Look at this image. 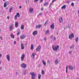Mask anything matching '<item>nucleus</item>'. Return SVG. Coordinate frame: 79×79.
I'll return each mask as SVG.
<instances>
[{"label":"nucleus","mask_w":79,"mask_h":79,"mask_svg":"<svg viewBox=\"0 0 79 79\" xmlns=\"http://www.w3.org/2000/svg\"><path fill=\"white\" fill-rule=\"evenodd\" d=\"M44 70H41V74H42L43 75H44Z\"/></svg>","instance_id":"nucleus-32"},{"label":"nucleus","mask_w":79,"mask_h":79,"mask_svg":"<svg viewBox=\"0 0 79 79\" xmlns=\"http://www.w3.org/2000/svg\"><path fill=\"white\" fill-rule=\"evenodd\" d=\"M15 27H18V22H15Z\"/></svg>","instance_id":"nucleus-15"},{"label":"nucleus","mask_w":79,"mask_h":79,"mask_svg":"<svg viewBox=\"0 0 79 79\" xmlns=\"http://www.w3.org/2000/svg\"><path fill=\"white\" fill-rule=\"evenodd\" d=\"M50 38H51V39H52L53 38V35H52L50 36Z\"/></svg>","instance_id":"nucleus-45"},{"label":"nucleus","mask_w":79,"mask_h":79,"mask_svg":"<svg viewBox=\"0 0 79 79\" xmlns=\"http://www.w3.org/2000/svg\"><path fill=\"white\" fill-rule=\"evenodd\" d=\"M35 52L33 53L31 55V57H32L33 58H34V57H35Z\"/></svg>","instance_id":"nucleus-25"},{"label":"nucleus","mask_w":79,"mask_h":79,"mask_svg":"<svg viewBox=\"0 0 79 79\" xmlns=\"http://www.w3.org/2000/svg\"><path fill=\"white\" fill-rule=\"evenodd\" d=\"M20 32L19 31H17V35H19Z\"/></svg>","instance_id":"nucleus-38"},{"label":"nucleus","mask_w":79,"mask_h":79,"mask_svg":"<svg viewBox=\"0 0 79 79\" xmlns=\"http://www.w3.org/2000/svg\"><path fill=\"white\" fill-rule=\"evenodd\" d=\"M66 5H64L63 6L61 7V9H66Z\"/></svg>","instance_id":"nucleus-21"},{"label":"nucleus","mask_w":79,"mask_h":79,"mask_svg":"<svg viewBox=\"0 0 79 79\" xmlns=\"http://www.w3.org/2000/svg\"><path fill=\"white\" fill-rule=\"evenodd\" d=\"M7 2H5L4 3V7H6V6H7Z\"/></svg>","instance_id":"nucleus-17"},{"label":"nucleus","mask_w":79,"mask_h":79,"mask_svg":"<svg viewBox=\"0 0 79 79\" xmlns=\"http://www.w3.org/2000/svg\"><path fill=\"white\" fill-rule=\"evenodd\" d=\"M10 31H12L13 29V25H11L9 27Z\"/></svg>","instance_id":"nucleus-10"},{"label":"nucleus","mask_w":79,"mask_h":79,"mask_svg":"<svg viewBox=\"0 0 79 79\" xmlns=\"http://www.w3.org/2000/svg\"><path fill=\"white\" fill-rule=\"evenodd\" d=\"M2 54H0V58H1V57H2Z\"/></svg>","instance_id":"nucleus-54"},{"label":"nucleus","mask_w":79,"mask_h":79,"mask_svg":"<svg viewBox=\"0 0 79 79\" xmlns=\"http://www.w3.org/2000/svg\"><path fill=\"white\" fill-rule=\"evenodd\" d=\"M71 5L73 6H74V3L73 2V3H72Z\"/></svg>","instance_id":"nucleus-43"},{"label":"nucleus","mask_w":79,"mask_h":79,"mask_svg":"<svg viewBox=\"0 0 79 79\" xmlns=\"http://www.w3.org/2000/svg\"><path fill=\"white\" fill-rule=\"evenodd\" d=\"M41 46L40 45H39L36 49V51L37 52H39L41 49Z\"/></svg>","instance_id":"nucleus-4"},{"label":"nucleus","mask_w":79,"mask_h":79,"mask_svg":"<svg viewBox=\"0 0 79 79\" xmlns=\"http://www.w3.org/2000/svg\"><path fill=\"white\" fill-rule=\"evenodd\" d=\"M37 33H38L37 31H34L33 33V35H36Z\"/></svg>","instance_id":"nucleus-12"},{"label":"nucleus","mask_w":79,"mask_h":79,"mask_svg":"<svg viewBox=\"0 0 79 79\" xmlns=\"http://www.w3.org/2000/svg\"><path fill=\"white\" fill-rule=\"evenodd\" d=\"M44 40H45V41H46V40H47V38H45L44 39Z\"/></svg>","instance_id":"nucleus-51"},{"label":"nucleus","mask_w":79,"mask_h":79,"mask_svg":"<svg viewBox=\"0 0 79 79\" xmlns=\"http://www.w3.org/2000/svg\"><path fill=\"white\" fill-rule=\"evenodd\" d=\"M5 0H3V2L5 1Z\"/></svg>","instance_id":"nucleus-64"},{"label":"nucleus","mask_w":79,"mask_h":79,"mask_svg":"<svg viewBox=\"0 0 79 79\" xmlns=\"http://www.w3.org/2000/svg\"><path fill=\"white\" fill-rule=\"evenodd\" d=\"M76 79H79V77H76Z\"/></svg>","instance_id":"nucleus-56"},{"label":"nucleus","mask_w":79,"mask_h":79,"mask_svg":"<svg viewBox=\"0 0 79 79\" xmlns=\"http://www.w3.org/2000/svg\"><path fill=\"white\" fill-rule=\"evenodd\" d=\"M41 26H42L41 25H38V26H36V29L37 28H39V29H40V27H41Z\"/></svg>","instance_id":"nucleus-22"},{"label":"nucleus","mask_w":79,"mask_h":79,"mask_svg":"<svg viewBox=\"0 0 79 79\" xmlns=\"http://www.w3.org/2000/svg\"><path fill=\"white\" fill-rule=\"evenodd\" d=\"M26 3L27 4V5H28V4L29 3V0H26Z\"/></svg>","instance_id":"nucleus-29"},{"label":"nucleus","mask_w":79,"mask_h":79,"mask_svg":"<svg viewBox=\"0 0 79 79\" xmlns=\"http://www.w3.org/2000/svg\"><path fill=\"white\" fill-rule=\"evenodd\" d=\"M48 5V2H47L44 4L43 5L44 6H47V5Z\"/></svg>","instance_id":"nucleus-27"},{"label":"nucleus","mask_w":79,"mask_h":79,"mask_svg":"<svg viewBox=\"0 0 79 79\" xmlns=\"http://www.w3.org/2000/svg\"><path fill=\"white\" fill-rule=\"evenodd\" d=\"M41 75L40 74H39L38 75V78L39 79H41Z\"/></svg>","instance_id":"nucleus-30"},{"label":"nucleus","mask_w":79,"mask_h":79,"mask_svg":"<svg viewBox=\"0 0 79 79\" xmlns=\"http://www.w3.org/2000/svg\"><path fill=\"white\" fill-rule=\"evenodd\" d=\"M74 37V36L73 33H71V34L69 36V38L70 39H72Z\"/></svg>","instance_id":"nucleus-3"},{"label":"nucleus","mask_w":79,"mask_h":79,"mask_svg":"<svg viewBox=\"0 0 79 79\" xmlns=\"http://www.w3.org/2000/svg\"><path fill=\"white\" fill-rule=\"evenodd\" d=\"M55 39H56L55 37H54V40H55Z\"/></svg>","instance_id":"nucleus-58"},{"label":"nucleus","mask_w":79,"mask_h":79,"mask_svg":"<svg viewBox=\"0 0 79 79\" xmlns=\"http://www.w3.org/2000/svg\"><path fill=\"white\" fill-rule=\"evenodd\" d=\"M58 32H57V35H58Z\"/></svg>","instance_id":"nucleus-60"},{"label":"nucleus","mask_w":79,"mask_h":79,"mask_svg":"<svg viewBox=\"0 0 79 79\" xmlns=\"http://www.w3.org/2000/svg\"><path fill=\"white\" fill-rule=\"evenodd\" d=\"M21 48L22 50H24V44L21 43L20 44Z\"/></svg>","instance_id":"nucleus-8"},{"label":"nucleus","mask_w":79,"mask_h":79,"mask_svg":"<svg viewBox=\"0 0 79 79\" xmlns=\"http://www.w3.org/2000/svg\"><path fill=\"white\" fill-rule=\"evenodd\" d=\"M63 20V18H62L61 17H60L59 18V21L60 23H62Z\"/></svg>","instance_id":"nucleus-14"},{"label":"nucleus","mask_w":79,"mask_h":79,"mask_svg":"<svg viewBox=\"0 0 79 79\" xmlns=\"http://www.w3.org/2000/svg\"><path fill=\"white\" fill-rule=\"evenodd\" d=\"M7 19H10V17L7 16Z\"/></svg>","instance_id":"nucleus-49"},{"label":"nucleus","mask_w":79,"mask_h":79,"mask_svg":"<svg viewBox=\"0 0 79 79\" xmlns=\"http://www.w3.org/2000/svg\"><path fill=\"white\" fill-rule=\"evenodd\" d=\"M41 10H42V11H43L44 10V8L43 7L41 8Z\"/></svg>","instance_id":"nucleus-48"},{"label":"nucleus","mask_w":79,"mask_h":79,"mask_svg":"<svg viewBox=\"0 0 79 79\" xmlns=\"http://www.w3.org/2000/svg\"><path fill=\"white\" fill-rule=\"evenodd\" d=\"M51 29H54V24H52V25H51Z\"/></svg>","instance_id":"nucleus-23"},{"label":"nucleus","mask_w":79,"mask_h":79,"mask_svg":"<svg viewBox=\"0 0 79 79\" xmlns=\"http://www.w3.org/2000/svg\"><path fill=\"white\" fill-rule=\"evenodd\" d=\"M71 53H72V51H70L69 52V54H70V55H71Z\"/></svg>","instance_id":"nucleus-40"},{"label":"nucleus","mask_w":79,"mask_h":79,"mask_svg":"<svg viewBox=\"0 0 79 79\" xmlns=\"http://www.w3.org/2000/svg\"><path fill=\"white\" fill-rule=\"evenodd\" d=\"M78 13V16H79V13Z\"/></svg>","instance_id":"nucleus-61"},{"label":"nucleus","mask_w":79,"mask_h":79,"mask_svg":"<svg viewBox=\"0 0 79 79\" xmlns=\"http://www.w3.org/2000/svg\"><path fill=\"white\" fill-rule=\"evenodd\" d=\"M47 22H48V20H47L45 21V23H44V25H46V24H47Z\"/></svg>","instance_id":"nucleus-39"},{"label":"nucleus","mask_w":79,"mask_h":79,"mask_svg":"<svg viewBox=\"0 0 79 79\" xmlns=\"http://www.w3.org/2000/svg\"><path fill=\"white\" fill-rule=\"evenodd\" d=\"M30 74L32 76H31L32 79H35V77L36 75H35V74L33 72L30 73Z\"/></svg>","instance_id":"nucleus-2"},{"label":"nucleus","mask_w":79,"mask_h":79,"mask_svg":"<svg viewBox=\"0 0 79 79\" xmlns=\"http://www.w3.org/2000/svg\"><path fill=\"white\" fill-rule=\"evenodd\" d=\"M25 37H26V36L24 35H23L21 36V37L20 38V39H23L25 38Z\"/></svg>","instance_id":"nucleus-16"},{"label":"nucleus","mask_w":79,"mask_h":79,"mask_svg":"<svg viewBox=\"0 0 79 79\" xmlns=\"http://www.w3.org/2000/svg\"><path fill=\"white\" fill-rule=\"evenodd\" d=\"M39 1V0H35L34 1V2H37Z\"/></svg>","instance_id":"nucleus-42"},{"label":"nucleus","mask_w":79,"mask_h":79,"mask_svg":"<svg viewBox=\"0 0 79 79\" xmlns=\"http://www.w3.org/2000/svg\"><path fill=\"white\" fill-rule=\"evenodd\" d=\"M42 63L44 66H46V62H45V61L44 60H42Z\"/></svg>","instance_id":"nucleus-18"},{"label":"nucleus","mask_w":79,"mask_h":79,"mask_svg":"<svg viewBox=\"0 0 79 79\" xmlns=\"http://www.w3.org/2000/svg\"><path fill=\"white\" fill-rule=\"evenodd\" d=\"M43 0H41L40 2V3H42V2H43Z\"/></svg>","instance_id":"nucleus-52"},{"label":"nucleus","mask_w":79,"mask_h":79,"mask_svg":"<svg viewBox=\"0 0 79 79\" xmlns=\"http://www.w3.org/2000/svg\"><path fill=\"white\" fill-rule=\"evenodd\" d=\"M68 66H67L66 67V73H68Z\"/></svg>","instance_id":"nucleus-34"},{"label":"nucleus","mask_w":79,"mask_h":79,"mask_svg":"<svg viewBox=\"0 0 79 79\" xmlns=\"http://www.w3.org/2000/svg\"><path fill=\"white\" fill-rule=\"evenodd\" d=\"M1 64V61L0 60V64Z\"/></svg>","instance_id":"nucleus-59"},{"label":"nucleus","mask_w":79,"mask_h":79,"mask_svg":"<svg viewBox=\"0 0 79 79\" xmlns=\"http://www.w3.org/2000/svg\"><path fill=\"white\" fill-rule=\"evenodd\" d=\"M0 38L1 39V40H2V36L0 37Z\"/></svg>","instance_id":"nucleus-47"},{"label":"nucleus","mask_w":79,"mask_h":79,"mask_svg":"<svg viewBox=\"0 0 79 79\" xmlns=\"http://www.w3.org/2000/svg\"><path fill=\"white\" fill-rule=\"evenodd\" d=\"M21 6H20V8L21 9Z\"/></svg>","instance_id":"nucleus-62"},{"label":"nucleus","mask_w":79,"mask_h":79,"mask_svg":"<svg viewBox=\"0 0 79 79\" xmlns=\"http://www.w3.org/2000/svg\"><path fill=\"white\" fill-rule=\"evenodd\" d=\"M56 0H53L52 2L53 3V2H56Z\"/></svg>","instance_id":"nucleus-44"},{"label":"nucleus","mask_w":79,"mask_h":79,"mask_svg":"<svg viewBox=\"0 0 79 79\" xmlns=\"http://www.w3.org/2000/svg\"><path fill=\"white\" fill-rule=\"evenodd\" d=\"M73 68L75 69V66H74V67H73Z\"/></svg>","instance_id":"nucleus-63"},{"label":"nucleus","mask_w":79,"mask_h":79,"mask_svg":"<svg viewBox=\"0 0 79 79\" xmlns=\"http://www.w3.org/2000/svg\"><path fill=\"white\" fill-rule=\"evenodd\" d=\"M23 75H26L27 74V72L26 70H23Z\"/></svg>","instance_id":"nucleus-13"},{"label":"nucleus","mask_w":79,"mask_h":79,"mask_svg":"<svg viewBox=\"0 0 79 79\" xmlns=\"http://www.w3.org/2000/svg\"><path fill=\"white\" fill-rule=\"evenodd\" d=\"M31 50H33V49H34V46L32 44L31 45Z\"/></svg>","instance_id":"nucleus-31"},{"label":"nucleus","mask_w":79,"mask_h":79,"mask_svg":"<svg viewBox=\"0 0 79 79\" xmlns=\"http://www.w3.org/2000/svg\"><path fill=\"white\" fill-rule=\"evenodd\" d=\"M48 63H50V61L49 60H48Z\"/></svg>","instance_id":"nucleus-53"},{"label":"nucleus","mask_w":79,"mask_h":79,"mask_svg":"<svg viewBox=\"0 0 79 79\" xmlns=\"http://www.w3.org/2000/svg\"><path fill=\"white\" fill-rule=\"evenodd\" d=\"M52 48L54 51H56L59 48V46L58 45H53L52 46Z\"/></svg>","instance_id":"nucleus-1"},{"label":"nucleus","mask_w":79,"mask_h":79,"mask_svg":"<svg viewBox=\"0 0 79 79\" xmlns=\"http://www.w3.org/2000/svg\"><path fill=\"white\" fill-rule=\"evenodd\" d=\"M49 33V30H48L46 31V34H48Z\"/></svg>","instance_id":"nucleus-33"},{"label":"nucleus","mask_w":79,"mask_h":79,"mask_svg":"<svg viewBox=\"0 0 79 79\" xmlns=\"http://www.w3.org/2000/svg\"><path fill=\"white\" fill-rule=\"evenodd\" d=\"M21 30H23V29H24V25H21Z\"/></svg>","instance_id":"nucleus-26"},{"label":"nucleus","mask_w":79,"mask_h":79,"mask_svg":"<svg viewBox=\"0 0 79 79\" xmlns=\"http://www.w3.org/2000/svg\"><path fill=\"white\" fill-rule=\"evenodd\" d=\"M16 75H17V74H18V73L16 72Z\"/></svg>","instance_id":"nucleus-57"},{"label":"nucleus","mask_w":79,"mask_h":79,"mask_svg":"<svg viewBox=\"0 0 79 79\" xmlns=\"http://www.w3.org/2000/svg\"><path fill=\"white\" fill-rule=\"evenodd\" d=\"M66 3H69V1H67Z\"/></svg>","instance_id":"nucleus-50"},{"label":"nucleus","mask_w":79,"mask_h":79,"mask_svg":"<svg viewBox=\"0 0 79 79\" xmlns=\"http://www.w3.org/2000/svg\"><path fill=\"white\" fill-rule=\"evenodd\" d=\"M53 5V4L52 3H50V4L49 5V7L50 8V6H51V5H52H52Z\"/></svg>","instance_id":"nucleus-41"},{"label":"nucleus","mask_w":79,"mask_h":79,"mask_svg":"<svg viewBox=\"0 0 79 79\" xmlns=\"http://www.w3.org/2000/svg\"><path fill=\"white\" fill-rule=\"evenodd\" d=\"M42 13H40L39 14V15H42Z\"/></svg>","instance_id":"nucleus-55"},{"label":"nucleus","mask_w":79,"mask_h":79,"mask_svg":"<svg viewBox=\"0 0 79 79\" xmlns=\"http://www.w3.org/2000/svg\"><path fill=\"white\" fill-rule=\"evenodd\" d=\"M16 44V41H15L14 42V44L15 45V44Z\"/></svg>","instance_id":"nucleus-46"},{"label":"nucleus","mask_w":79,"mask_h":79,"mask_svg":"<svg viewBox=\"0 0 79 79\" xmlns=\"http://www.w3.org/2000/svg\"><path fill=\"white\" fill-rule=\"evenodd\" d=\"M68 28L69 29L71 28V24H69L68 26Z\"/></svg>","instance_id":"nucleus-35"},{"label":"nucleus","mask_w":79,"mask_h":79,"mask_svg":"<svg viewBox=\"0 0 79 79\" xmlns=\"http://www.w3.org/2000/svg\"><path fill=\"white\" fill-rule=\"evenodd\" d=\"M33 11H34V10L33 9V8H30L29 9V13H32Z\"/></svg>","instance_id":"nucleus-11"},{"label":"nucleus","mask_w":79,"mask_h":79,"mask_svg":"<svg viewBox=\"0 0 79 79\" xmlns=\"http://www.w3.org/2000/svg\"><path fill=\"white\" fill-rule=\"evenodd\" d=\"M24 56H25V55L24 54H23L21 56V61H23V60H24Z\"/></svg>","instance_id":"nucleus-6"},{"label":"nucleus","mask_w":79,"mask_h":79,"mask_svg":"<svg viewBox=\"0 0 79 79\" xmlns=\"http://www.w3.org/2000/svg\"><path fill=\"white\" fill-rule=\"evenodd\" d=\"M78 39H79L78 38V37H77L75 39L76 41V42H77V41H78Z\"/></svg>","instance_id":"nucleus-36"},{"label":"nucleus","mask_w":79,"mask_h":79,"mask_svg":"<svg viewBox=\"0 0 79 79\" xmlns=\"http://www.w3.org/2000/svg\"><path fill=\"white\" fill-rule=\"evenodd\" d=\"M74 48V46L72 45L71 47H70V49H72V48Z\"/></svg>","instance_id":"nucleus-37"},{"label":"nucleus","mask_w":79,"mask_h":79,"mask_svg":"<svg viewBox=\"0 0 79 79\" xmlns=\"http://www.w3.org/2000/svg\"><path fill=\"white\" fill-rule=\"evenodd\" d=\"M21 67L23 68H26V65L25 64H21Z\"/></svg>","instance_id":"nucleus-7"},{"label":"nucleus","mask_w":79,"mask_h":79,"mask_svg":"<svg viewBox=\"0 0 79 79\" xmlns=\"http://www.w3.org/2000/svg\"><path fill=\"white\" fill-rule=\"evenodd\" d=\"M6 58L8 60V61H10V55L9 54H7L6 55Z\"/></svg>","instance_id":"nucleus-9"},{"label":"nucleus","mask_w":79,"mask_h":79,"mask_svg":"<svg viewBox=\"0 0 79 79\" xmlns=\"http://www.w3.org/2000/svg\"><path fill=\"white\" fill-rule=\"evenodd\" d=\"M59 63V62L58 61V59H56V60H55V64H58V63Z\"/></svg>","instance_id":"nucleus-20"},{"label":"nucleus","mask_w":79,"mask_h":79,"mask_svg":"<svg viewBox=\"0 0 79 79\" xmlns=\"http://www.w3.org/2000/svg\"><path fill=\"white\" fill-rule=\"evenodd\" d=\"M17 17L19 18V13H16V15H15L14 17V19L16 20L18 18Z\"/></svg>","instance_id":"nucleus-5"},{"label":"nucleus","mask_w":79,"mask_h":79,"mask_svg":"<svg viewBox=\"0 0 79 79\" xmlns=\"http://www.w3.org/2000/svg\"><path fill=\"white\" fill-rule=\"evenodd\" d=\"M10 37L11 38H12V39H14L15 38V36L13 35V34H12V33H11L10 34Z\"/></svg>","instance_id":"nucleus-24"},{"label":"nucleus","mask_w":79,"mask_h":79,"mask_svg":"<svg viewBox=\"0 0 79 79\" xmlns=\"http://www.w3.org/2000/svg\"><path fill=\"white\" fill-rule=\"evenodd\" d=\"M69 69H70V70H73V66H71L69 65Z\"/></svg>","instance_id":"nucleus-19"},{"label":"nucleus","mask_w":79,"mask_h":79,"mask_svg":"<svg viewBox=\"0 0 79 79\" xmlns=\"http://www.w3.org/2000/svg\"><path fill=\"white\" fill-rule=\"evenodd\" d=\"M12 9H13V7H11L9 8V11L10 13H11Z\"/></svg>","instance_id":"nucleus-28"}]
</instances>
